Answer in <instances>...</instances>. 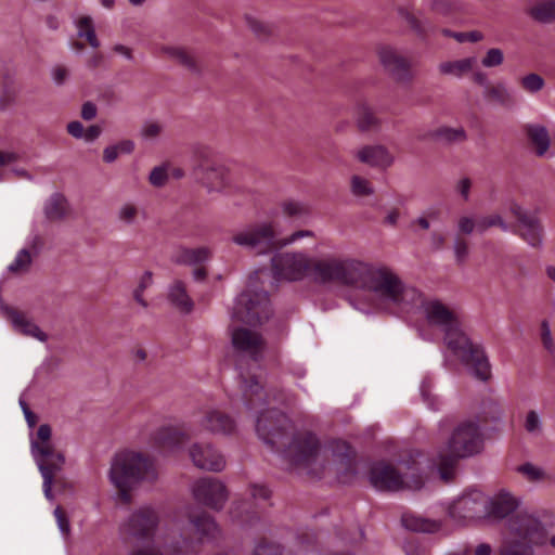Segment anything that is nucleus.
<instances>
[{"label":"nucleus","mask_w":555,"mask_h":555,"mask_svg":"<svg viewBox=\"0 0 555 555\" xmlns=\"http://www.w3.org/2000/svg\"><path fill=\"white\" fill-rule=\"evenodd\" d=\"M258 437L272 450L282 452L283 456L296 466H308L315 461L320 442L310 431H293V422L276 409L262 411L256 421Z\"/></svg>","instance_id":"f257e3e1"},{"label":"nucleus","mask_w":555,"mask_h":555,"mask_svg":"<svg viewBox=\"0 0 555 555\" xmlns=\"http://www.w3.org/2000/svg\"><path fill=\"white\" fill-rule=\"evenodd\" d=\"M356 287L373 292L385 306L396 312H410L421 300V292L406 286L391 270L375 269L364 262Z\"/></svg>","instance_id":"f03ea898"},{"label":"nucleus","mask_w":555,"mask_h":555,"mask_svg":"<svg viewBox=\"0 0 555 555\" xmlns=\"http://www.w3.org/2000/svg\"><path fill=\"white\" fill-rule=\"evenodd\" d=\"M483 447L485 438L479 423L473 420L460 422L437 452L436 464L440 478L452 480L459 462L480 454Z\"/></svg>","instance_id":"7ed1b4c3"},{"label":"nucleus","mask_w":555,"mask_h":555,"mask_svg":"<svg viewBox=\"0 0 555 555\" xmlns=\"http://www.w3.org/2000/svg\"><path fill=\"white\" fill-rule=\"evenodd\" d=\"M421 456V452L411 454L409 460L400 463V469L384 461L374 463L369 473L371 485L377 490L390 492L421 489L424 486L423 467L418 461Z\"/></svg>","instance_id":"20e7f679"},{"label":"nucleus","mask_w":555,"mask_h":555,"mask_svg":"<svg viewBox=\"0 0 555 555\" xmlns=\"http://www.w3.org/2000/svg\"><path fill=\"white\" fill-rule=\"evenodd\" d=\"M157 477L154 463L139 452L124 451L115 455L109 469V479L118 489L125 503L130 502V491L143 480Z\"/></svg>","instance_id":"39448f33"},{"label":"nucleus","mask_w":555,"mask_h":555,"mask_svg":"<svg viewBox=\"0 0 555 555\" xmlns=\"http://www.w3.org/2000/svg\"><path fill=\"white\" fill-rule=\"evenodd\" d=\"M52 428L49 424H41L36 433V437L30 440L31 455L42 476L43 493L49 501L54 500L53 482L55 470H63L65 465V455L57 451L51 442Z\"/></svg>","instance_id":"423d86ee"},{"label":"nucleus","mask_w":555,"mask_h":555,"mask_svg":"<svg viewBox=\"0 0 555 555\" xmlns=\"http://www.w3.org/2000/svg\"><path fill=\"white\" fill-rule=\"evenodd\" d=\"M508 530L521 542L505 545L501 555H533L532 545L541 546L547 541V531L543 524L527 513H516L508 519Z\"/></svg>","instance_id":"0eeeda50"},{"label":"nucleus","mask_w":555,"mask_h":555,"mask_svg":"<svg viewBox=\"0 0 555 555\" xmlns=\"http://www.w3.org/2000/svg\"><path fill=\"white\" fill-rule=\"evenodd\" d=\"M447 347L475 378L487 382L491 377V364L483 347L464 332L454 340L450 339Z\"/></svg>","instance_id":"6e6552de"},{"label":"nucleus","mask_w":555,"mask_h":555,"mask_svg":"<svg viewBox=\"0 0 555 555\" xmlns=\"http://www.w3.org/2000/svg\"><path fill=\"white\" fill-rule=\"evenodd\" d=\"M363 262L358 260H341L337 258H326L317 260L312 263V274L317 282H340L346 285L356 286Z\"/></svg>","instance_id":"1a4fd4ad"},{"label":"nucleus","mask_w":555,"mask_h":555,"mask_svg":"<svg viewBox=\"0 0 555 555\" xmlns=\"http://www.w3.org/2000/svg\"><path fill=\"white\" fill-rule=\"evenodd\" d=\"M271 314L269 295L264 291L247 289L243 292L238 296L233 311V318L251 326L268 321Z\"/></svg>","instance_id":"9d476101"},{"label":"nucleus","mask_w":555,"mask_h":555,"mask_svg":"<svg viewBox=\"0 0 555 555\" xmlns=\"http://www.w3.org/2000/svg\"><path fill=\"white\" fill-rule=\"evenodd\" d=\"M232 241L258 255L267 254L280 247L274 229L269 222L249 224L233 234Z\"/></svg>","instance_id":"9b49d317"},{"label":"nucleus","mask_w":555,"mask_h":555,"mask_svg":"<svg viewBox=\"0 0 555 555\" xmlns=\"http://www.w3.org/2000/svg\"><path fill=\"white\" fill-rule=\"evenodd\" d=\"M422 305L427 322L443 332V341L449 345L450 339L454 340L463 331L456 314L440 300L418 301Z\"/></svg>","instance_id":"f8f14e48"},{"label":"nucleus","mask_w":555,"mask_h":555,"mask_svg":"<svg viewBox=\"0 0 555 555\" xmlns=\"http://www.w3.org/2000/svg\"><path fill=\"white\" fill-rule=\"evenodd\" d=\"M240 388L242 391V399L248 410L263 406L271 400L280 401L286 405H294L296 403V398L294 396H285L283 391H280L279 393L267 392L256 376L245 377L241 375Z\"/></svg>","instance_id":"ddd939ff"},{"label":"nucleus","mask_w":555,"mask_h":555,"mask_svg":"<svg viewBox=\"0 0 555 555\" xmlns=\"http://www.w3.org/2000/svg\"><path fill=\"white\" fill-rule=\"evenodd\" d=\"M509 211L516 218L518 227L513 232L533 248H541L543 243L544 228L541 220L527 210L518 203L509 204Z\"/></svg>","instance_id":"4468645a"},{"label":"nucleus","mask_w":555,"mask_h":555,"mask_svg":"<svg viewBox=\"0 0 555 555\" xmlns=\"http://www.w3.org/2000/svg\"><path fill=\"white\" fill-rule=\"evenodd\" d=\"M271 266L276 280L298 281L310 268V261L302 253H278Z\"/></svg>","instance_id":"2eb2a0df"},{"label":"nucleus","mask_w":555,"mask_h":555,"mask_svg":"<svg viewBox=\"0 0 555 555\" xmlns=\"http://www.w3.org/2000/svg\"><path fill=\"white\" fill-rule=\"evenodd\" d=\"M194 499L215 511L223 508L228 493L225 486L215 478H202L197 480L193 486Z\"/></svg>","instance_id":"dca6fc26"},{"label":"nucleus","mask_w":555,"mask_h":555,"mask_svg":"<svg viewBox=\"0 0 555 555\" xmlns=\"http://www.w3.org/2000/svg\"><path fill=\"white\" fill-rule=\"evenodd\" d=\"M159 517L151 507L135 511L126 524V532L137 540H151L158 527Z\"/></svg>","instance_id":"f3484780"},{"label":"nucleus","mask_w":555,"mask_h":555,"mask_svg":"<svg viewBox=\"0 0 555 555\" xmlns=\"http://www.w3.org/2000/svg\"><path fill=\"white\" fill-rule=\"evenodd\" d=\"M487 496L477 490L465 493L459 498L450 508L452 517L465 520H475L486 517Z\"/></svg>","instance_id":"a211bd4d"},{"label":"nucleus","mask_w":555,"mask_h":555,"mask_svg":"<svg viewBox=\"0 0 555 555\" xmlns=\"http://www.w3.org/2000/svg\"><path fill=\"white\" fill-rule=\"evenodd\" d=\"M195 179L202 183L208 192H220L229 183V171L220 164L202 160L193 169Z\"/></svg>","instance_id":"6ab92c4d"},{"label":"nucleus","mask_w":555,"mask_h":555,"mask_svg":"<svg viewBox=\"0 0 555 555\" xmlns=\"http://www.w3.org/2000/svg\"><path fill=\"white\" fill-rule=\"evenodd\" d=\"M232 344L235 350L248 356L254 361H260L266 350L263 337L251 330L238 327L232 333Z\"/></svg>","instance_id":"aec40b11"},{"label":"nucleus","mask_w":555,"mask_h":555,"mask_svg":"<svg viewBox=\"0 0 555 555\" xmlns=\"http://www.w3.org/2000/svg\"><path fill=\"white\" fill-rule=\"evenodd\" d=\"M190 456L194 465L209 472H221L225 467L222 454L209 443H194L190 449Z\"/></svg>","instance_id":"412c9836"},{"label":"nucleus","mask_w":555,"mask_h":555,"mask_svg":"<svg viewBox=\"0 0 555 555\" xmlns=\"http://www.w3.org/2000/svg\"><path fill=\"white\" fill-rule=\"evenodd\" d=\"M379 60L384 68L400 82L410 81L412 78L411 63L403 55L391 48H383L379 51Z\"/></svg>","instance_id":"4be33fe9"},{"label":"nucleus","mask_w":555,"mask_h":555,"mask_svg":"<svg viewBox=\"0 0 555 555\" xmlns=\"http://www.w3.org/2000/svg\"><path fill=\"white\" fill-rule=\"evenodd\" d=\"M519 500L512 493L501 490L492 498H487L486 517L501 520L516 512Z\"/></svg>","instance_id":"5701e85b"},{"label":"nucleus","mask_w":555,"mask_h":555,"mask_svg":"<svg viewBox=\"0 0 555 555\" xmlns=\"http://www.w3.org/2000/svg\"><path fill=\"white\" fill-rule=\"evenodd\" d=\"M2 311L17 332L26 336L35 337L43 343L48 340V335L31 320L27 319L23 312L10 306H3Z\"/></svg>","instance_id":"b1692460"},{"label":"nucleus","mask_w":555,"mask_h":555,"mask_svg":"<svg viewBox=\"0 0 555 555\" xmlns=\"http://www.w3.org/2000/svg\"><path fill=\"white\" fill-rule=\"evenodd\" d=\"M357 158L371 167L388 168L393 164V156L384 145H365L357 153Z\"/></svg>","instance_id":"393cba45"},{"label":"nucleus","mask_w":555,"mask_h":555,"mask_svg":"<svg viewBox=\"0 0 555 555\" xmlns=\"http://www.w3.org/2000/svg\"><path fill=\"white\" fill-rule=\"evenodd\" d=\"M201 425L212 434L231 435L235 430V421L227 413L219 410L208 411Z\"/></svg>","instance_id":"a878e982"},{"label":"nucleus","mask_w":555,"mask_h":555,"mask_svg":"<svg viewBox=\"0 0 555 555\" xmlns=\"http://www.w3.org/2000/svg\"><path fill=\"white\" fill-rule=\"evenodd\" d=\"M344 451L335 454L336 456V472L338 480L343 483H349L357 475L356 470V452L347 443L343 444Z\"/></svg>","instance_id":"bb28decb"},{"label":"nucleus","mask_w":555,"mask_h":555,"mask_svg":"<svg viewBox=\"0 0 555 555\" xmlns=\"http://www.w3.org/2000/svg\"><path fill=\"white\" fill-rule=\"evenodd\" d=\"M164 53L177 64L183 66L196 76H201L203 70L194 52L183 47H165Z\"/></svg>","instance_id":"cd10ccee"},{"label":"nucleus","mask_w":555,"mask_h":555,"mask_svg":"<svg viewBox=\"0 0 555 555\" xmlns=\"http://www.w3.org/2000/svg\"><path fill=\"white\" fill-rule=\"evenodd\" d=\"M69 211V203L62 193H53L43 207L44 217L50 222L63 221Z\"/></svg>","instance_id":"c85d7f7f"},{"label":"nucleus","mask_w":555,"mask_h":555,"mask_svg":"<svg viewBox=\"0 0 555 555\" xmlns=\"http://www.w3.org/2000/svg\"><path fill=\"white\" fill-rule=\"evenodd\" d=\"M189 439V436L173 427L159 428L153 436L154 443L164 450H173Z\"/></svg>","instance_id":"c756f323"},{"label":"nucleus","mask_w":555,"mask_h":555,"mask_svg":"<svg viewBox=\"0 0 555 555\" xmlns=\"http://www.w3.org/2000/svg\"><path fill=\"white\" fill-rule=\"evenodd\" d=\"M211 257V251L208 247L186 248L180 247L172 258L177 264L197 266Z\"/></svg>","instance_id":"7c9ffc66"},{"label":"nucleus","mask_w":555,"mask_h":555,"mask_svg":"<svg viewBox=\"0 0 555 555\" xmlns=\"http://www.w3.org/2000/svg\"><path fill=\"white\" fill-rule=\"evenodd\" d=\"M190 521L202 540H215L220 534V529L214 517L206 512H202L198 515H190Z\"/></svg>","instance_id":"2f4dec72"},{"label":"nucleus","mask_w":555,"mask_h":555,"mask_svg":"<svg viewBox=\"0 0 555 555\" xmlns=\"http://www.w3.org/2000/svg\"><path fill=\"white\" fill-rule=\"evenodd\" d=\"M525 132L535 147V154L543 156L550 149L551 139L547 129L541 125H526Z\"/></svg>","instance_id":"473e14b6"},{"label":"nucleus","mask_w":555,"mask_h":555,"mask_svg":"<svg viewBox=\"0 0 555 555\" xmlns=\"http://www.w3.org/2000/svg\"><path fill=\"white\" fill-rule=\"evenodd\" d=\"M169 300L184 313H190L193 310V300L188 295L185 285L181 281H176L170 287Z\"/></svg>","instance_id":"72a5a7b5"},{"label":"nucleus","mask_w":555,"mask_h":555,"mask_svg":"<svg viewBox=\"0 0 555 555\" xmlns=\"http://www.w3.org/2000/svg\"><path fill=\"white\" fill-rule=\"evenodd\" d=\"M427 137H430L435 140L444 142L447 144L461 143L467 139V134L464 128H451V127H440L434 131H430Z\"/></svg>","instance_id":"f704fd0d"},{"label":"nucleus","mask_w":555,"mask_h":555,"mask_svg":"<svg viewBox=\"0 0 555 555\" xmlns=\"http://www.w3.org/2000/svg\"><path fill=\"white\" fill-rule=\"evenodd\" d=\"M475 62L476 60L474 57L443 62L439 65V72L442 75H451L460 78L473 69Z\"/></svg>","instance_id":"c9c22d12"},{"label":"nucleus","mask_w":555,"mask_h":555,"mask_svg":"<svg viewBox=\"0 0 555 555\" xmlns=\"http://www.w3.org/2000/svg\"><path fill=\"white\" fill-rule=\"evenodd\" d=\"M483 96L505 107H513L515 105V99L503 83L487 86V89L483 91Z\"/></svg>","instance_id":"e433bc0d"},{"label":"nucleus","mask_w":555,"mask_h":555,"mask_svg":"<svg viewBox=\"0 0 555 555\" xmlns=\"http://www.w3.org/2000/svg\"><path fill=\"white\" fill-rule=\"evenodd\" d=\"M356 120L361 131L374 130L380 125V120L376 117L374 111L365 104L358 106Z\"/></svg>","instance_id":"4c0bfd02"},{"label":"nucleus","mask_w":555,"mask_h":555,"mask_svg":"<svg viewBox=\"0 0 555 555\" xmlns=\"http://www.w3.org/2000/svg\"><path fill=\"white\" fill-rule=\"evenodd\" d=\"M530 16L543 24L555 22V0H546L539 2L529 11Z\"/></svg>","instance_id":"58836bf2"},{"label":"nucleus","mask_w":555,"mask_h":555,"mask_svg":"<svg viewBox=\"0 0 555 555\" xmlns=\"http://www.w3.org/2000/svg\"><path fill=\"white\" fill-rule=\"evenodd\" d=\"M401 521L408 530L415 532H435L439 529L437 522L413 515H403Z\"/></svg>","instance_id":"ea45409f"},{"label":"nucleus","mask_w":555,"mask_h":555,"mask_svg":"<svg viewBox=\"0 0 555 555\" xmlns=\"http://www.w3.org/2000/svg\"><path fill=\"white\" fill-rule=\"evenodd\" d=\"M77 35L79 38H86L88 43L94 49L100 47V41L95 34L93 21L90 16H81L77 22Z\"/></svg>","instance_id":"a19ab883"},{"label":"nucleus","mask_w":555,"mask_h":555,"mask_svg":"<svg viewBox=\"0 0 555 555\" xmlns=\"http://www.w3.org/2000/svg\"><path fill=\"white\" fill-rule=\"evenodd\" d=\"M399 14L418 36L424 37L429 30H431V25L427 21L420 20L408 10L399 9Z\"/></svg>","instance_id":"79ce46f5"},{"label":"nucleus","mask_w":555,"mask_h":555,"mask_svg":"<svg viewBox=\"0 0 555 555\" xmlns=\"http://www.w3.org/2000/svg\"><path fill=\"white\" fill-rule=\"evenodd\" d=\"M502 418V409L499 403L488 400L482 403L479 422L482 424L498 423Z\"/></svg>","instance_id":"37998d69"},{"label":"nucleus","mask_w":555,"mask_h":555,"mask_svg":"<svg viewBox=\"0 0 555 555\" xmlns=\"http://www.w3.org/2000/svg\"><path fill=\"white\" fill-rule=\"evenodd\" d=\"M492 227H499L504 232L511 229V227L498 214L482 217L477 221V231L479 233H483Z\"/></svg>","instance_id":"c03bdc74"},{"label":"nucleus","mask_w":555,"mask_h":555,"mask_svg":"<svg viewBox=\"0 0 555 555\" xmlns=\"http://www.w3.org/2000/svg\"><path fill=\"white\" fill-rule=\"evenodd\" d=\"M31 264V256L28 249L23 248L18 251L14 261L9 266V271L12 273H25L29 270Z\"/></svg>","instance_id":"a18cd8bd"},{"label":"nucleus","mask_w":555,"mask_h":555,"mask_svg":"<svg viewBox=\"0 0 555 555\" xmlns=\"http://www.w3.org/2000/svg\"><path fill=\"white\" fill-rule=\"evenodd\" d=\"M283 212L291 218H302L310 215L309 207L300 202L288 201L282 205Z\"/></svg>","instance_id":"49530a36"},{"label":"nucleus","mask_w":555,"mask_h":555,"mask_svg":"<svg viewBox=\"0 0 555 555\" xmlns=\"http://www.w3.org/2000/svg\"><path fill=\"white\" fill-rule=\"evenodd\" d=\"M520 86L530 93H537L544 88L545 81L540 75L530 73L520 79Z\"/></svg>","instance_id":"de8ad7c7"},{"label":"nucleus","mask_w":555,"mask_h":555,"mask_svg":"<svg viewBox=\"0 0 555 555\" xmlns=\"http://www.w3.org/2000/svg\"><path fill=\"white\" fill-rule=\"evenodd\" d=\"M453 250L456 263L463 266L469 255L468 242L462 236L456 235L453 242Z\"/></svg>","instance_id":"09e8293b"},{"label":"nucleus","mask_w":555,"mask_h":555,"mask_svg":"<svg viewBox=\"0 0 555 555\" xmlns=\"http://www.w3.org/2000/svg\"><path fill=\"white\" fill-rule=\"evenodd\" d=\"M351 192L356 196H369L374 193V189L372 188L369 180L360 176H352Z\"/></svg>","instance_id":"8fccbe9b"},{"label":"nucleus","mask_w":555,"mask_h":555,"mask_svg":"<svg viewBox=\"0 0 555 555\" xmlns=\"http://www.w3.org/2000/svg\"><path fill=\"white\" fill-rule=\"evenodd\" d=\"M517 472L522 474L529 481L542 480L545 473L542 468L534 466L531 463H525L517 467Z\"/></svg>","instance_id":"3c124183"},{"label":"nucleus","mask_w":555,"mask_h":555,"mask_svg":"<svg viewBox=\"0 0 555 555\" xmlns=\"http://www.w3.org/2000/svg\"><path fill=\"white\" fill-rule=\"evenodd\" d=\"M504 61L503 51L499 48H491L487 51L486 55L481 60V64L485 67H496L500 66Z\"/></svg>","instance_id":"603ef678"},{"label":"nucleus","mask_w":555,"mask_h":555,"mask_svg":"<svg viewBox=\"0 0 555 555\" xmlns=\"http://www.w3.org/2000/svg\"><path fill=\"white\" fill-rule=\"evenodd\" d=\"M152 284V272L146 271L142 275L138 287L133 292L134 299L142 306L147 307L146 300L143 298V292Z\"/></svg>","instance_id":"864d4df0"},{"label":"nucleus","mask_w":555,"mask_h":555,"mask_svg":"<svg viewBox=\"0 0 555 555\" xmlns=\"http://www.w3.org/2000/svg\"><path fill=\"white\" fill-rule=\"evenodd\" d=\"M167 168L165 166L154 167L149 176L150 183L155 188H163L168 182Z\"/></svg>","instance_id":"5fc2aeb1"},{"label":"nucleus","mask_w":555,"mask_h":555,"mask_svg":"<svg viewBox=\"0 0 555 555\" xmlns=\"http://www.w3.org/2000/svg\"><path fill=\"white\" fill-rule=\"evenodd\" d=\"M253 555H283V550L280 544L263 540L256 545Z\"/></svg>","instance_id":"6e6d98bb"},{"label":"nucleus","mask_w":555,"mask_h":555,"mask_svg":"<svg viewBox=\"0 0 555 555\" xmlns=\"http://www.w3.org/2000/svg\"><path fill=\"white\" fill-rule=\"evenodd\" d=\"M246 22L251 31L260 39H264L270 35V29L267 25L253 17H246Z\"/></svg>","instance_id":"4d7b16f0"},{"label":"nucleus","mask_w":555,"mask_h":555,"mask_svg":"<svg viewBox=\"0 0 555 555\" xmlns=\"http://www.w3.org/2000/svg\"><path fill=\"white\" fill-rule=\"evenodd\" d=\"M119 219L128 224L133 223L138 216V208L132 204H125L118 212Z\"/></svg>","instance_id":"13d9d810"},{"label":"nucleus","mask_w":555,"mask_h":555,"mask_svg":"<svg viewBox=\"0 0 555 555\" xmlns=\"http://www.w3.org/2000/svg\"><path fill=\"white\" fill-rule=\"evenodd\" d=\"M457 229L460 234L469 235L475 229L477 230V221L472 217L463 216L457 221Z\"/></svg>","instance_id":"bf43d9fd"},{"label":"nucleus","mask_w":555,"mask_h":555,"mask_svg":"<svg viewBox=\"0 0 555 555\" xmlns=\"http://www.w3.org/2000/svg\"><path fill=\"white\" fill-rule=\"evenodd\" d=\"M163 130L160 124L156 121H147L143 125L141 134L145 139H155L157 138Z\"/></svg>","instance_id":"052dcab7"},{"label":"nucleus","mask_w":555,"mask_h":555,"mask_svg":"<svg viewBox=\"0 0 555 555\" xmlns=\"http://www.w3.org/2000/svg\"><path fill=\"white\" fill-rule=\"evenodd\" d=\"M54 516L57 520V525L63 534L67 535L70 532L69 520L61 506L54 509Z\"/></svg>","instance_id":"680f3d73"},{"label":"nucleus","mask_w":555,"mask_h":555,"mask_svg":"<svg viewBox=\"0 0 555 555\" xmlns=\"http://www.w3.org/2000/svg\"><path fill=\"white\" fill-rule=\"evenodd\" d=\"M541 339L545 349L550 352L554 351V344L551 335V330L547 321H542L541 323Z\"/></svg>","instance_id":"e2e57ef3"},{"label":"nucleus","mask_w":555,"mask_h":555,"mask_svg":"<svg viewBox=\"0 0 555 555\" xmlns=\"http://www.w3.org/2000/svg\"><path fill=\"white\" fill-rule=\"evenodd\" d=\"M453 38L456 39L459 42H465V41L478 42L483 39V35H482V33H480L478 30H473V31H468V33L453 34Z\"/></svg>","instance_id":"0e129e2a"},{"label":"nucleus","mask_w":555,"mask_h":555,"mask_svg":"<svg viewBox=\"0 0 555 555\" xmlns=\"http://www.w3.org/2000/svg\"><path fill=\"white\" fill-rule=\"evenodd\" d=\"M313 235V232L312 231H309V230H299V231H296L294 232L293 234H291L289 236L283 238L282 241H279V246L282 247V246H286V245H289L294 242H296L297 240L301 238V237H305V236H312Z\"/></svg>","instance_id":"69168bd1"},{"label":"nucleus","mask_w":555,"mask_h":555,"mask_svg":"<svg viewBox=\"0 0 555 555\" xmlns=\"http://www.w3.org/2000/svg\"><path fill=\"white\" fill-rule=\"evenodd\" d=\"M421 393H422L424 401L428 404V406L431 410H438V405H439L438 401L434 396H431L429 387L426 383L422 384Z\"/></svg>","instance_id":"338daca9"},{"label":"nucleus","mask_w":555,"mask_h":555,"mask_svg":"<svg viewBox=\"0 0 555 555\" xmlns=\"http://www.w3.org/2000/svg\"><path fill=\"white\" fill-rule=\"evenodd\" d=\"M98 113L96 105L90 101L85 102L81 107V117L85 120H92Z\"/></svg>","instance_id":"774afa93"}]
</instances>
